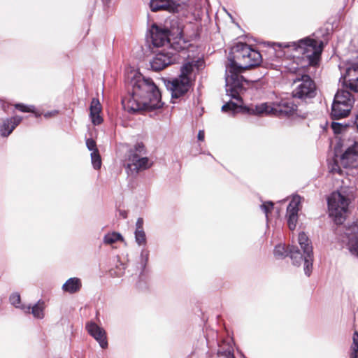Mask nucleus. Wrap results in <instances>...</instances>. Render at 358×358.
<instances>
[{
    "instance_id": "nucleus-2",
    "label": "nucleus",
    "mask_w": 358,
    "mask_h": 358,
    "mask_svg": "<svg viewBox=\"0 0 358 358\" xmlns=\"http://www.w3.org/2000/svg\"><path fill=\"white\" fill-rule=\"evenodd\" d=\"M132 94L122 101L124 108L129 113L141 110L154 111L160 110L164 103L161 101V94L156 85L148 78L134 73L131 80Z\"/></svg>"
},
{
    "instance_id": "nucleus-38",
    "label": "nucleus",
    "mask_w": 358,
    "mask_h": 358,
    "mask_svg": "<svg viewBox=\"0 0 358 358\" xmlns=\"http://www.w3.org/2000/svg\"><path fill=\"white\" fill-rule=\"evenodd\" d=\"M121 215H122V217H123L124 218L127 217V213H126L125 212H124V213H121Z\"/></svg>"
},
{
    "instance_id": "nucleus-40",
    "label": "nucleus",
    "mask_w": 358,
    "mask_h": 358,
    "mask_svg": "<svg viewBox=\"0 0 358 358\" xmlns=\"http://www.w3.org/2000/svg\"><path fill=\"white\" fill-rule=\"evenodd\" d=\"M357 117H358V115H357Z\"/></svg>"
},
{
    "instance_id": "nucleus-9",
    "label": "nucleus",
    "mask_w": 358,
    "mask_h": 358,
    "mask_svg": "<svg viewBox=\"0 0 358 358\" xmlns=\"http://www.w3.org/2000/svg\"><path fill=\"white\" fill-rule=\"evenodd\" d=\"M178 55L174 52L172 48L169 51L163 50L155 54L150 61V66L154 71H159L178 62Z\"/></svg>"
},
{
    "instance_id": "nucleus-16",
    "label": "nucleus",
    "mask_w": 358,
    "mask_h": 358,
    "mask_svg": "<svg viewBox=\"0 0 358 358\" xmlns=\"http://www.w3.org/2000/svg\"><path fill=\"white\" fill-rule=\"evenodd\" d=\"M341 162L345 167L358 166V143H354L345 151L341 157Z\"/></svg>"
},
{
    "instance_id": "nucleus-35",
    "label": "nucleus",
    "mask_w": 358,
    "mask_h": 358,
    "mask_svg": "<svg viewBox=\"0 0 358 358\" xmlns=\"http://www.w3.org/2000/svg\"><path fill=\"white\" fill-rule=\"evenodd\" d=\"M331 128L334 130V131L336 134L341 133L343 129V127L341 126V124L337 122H333L331 124Z\"/></svg>"
},
{
    "instance_id": "nucleus-28",
    "label": "nucleus",
    "mask_w": 358,
    "mask_h": 358,
    "mask_svg": "<svg viewBox=\"0 0 358 358\" xmlns=\"http://www.w3.org/2000/svg\"><path fill=\"white\" fill-rule=\"evenodd\" d=\"M15 108L24 113H35V108L34 106H27L23 103H17L15 105Z\"/></svg>"
},
{
    "instance_id": "nucleus-18",
    "label": "nucleus",
    "mask_w": 358,
    "mask_h": 358,
    "mask_svg": "<svg viewBox=\"0 0 358 358\" xmlns=\"http://www.w3.org/2000/svg\"><path fill=\"white\" fill-rule=\"evenodd\" d=\"M345 234L348 238V247L350 252L358 257V222L352 224Z\"/></svg>"
},
{
    "instance_id": "nucleus-27",
    "label": "nucleus",
    "mask_w": 358,
    "mask_h": 358,
    "mask_svg": "<svg viewBox=\"0 0 358 358\" xmlns=\"http://www.w3.org/2000/svg\"><path fill=\"white\" fill-rule=\"evenodd\" d=\"M135 238L136 241L138 245H144L146 243V237L144 230H136L135 231Z\"/></svg>"
},
{
    "instance_id": "nucleus-15",
    "label": "nucleus",
    "mask_w": 358,
    "mask_h": 358,
    "mask_svg": "<svg viewBox=\"0 0 358 358\" xmlns=\"http://www.w3.org/2000/svg\"><path fill=\"white\" fill-rule=\"evenodd\" d=\"M85 328L88 334L92 336L99 344L101 348L108 346L106 331L94 322H88Z\"/></svg>"
},
{
    "instance_id": "nucleus-36",
    "label": "nucleus",
    "mask_w": 358,
    "mask_h": 358,
    "mask_svg": "<svg viewBox=\"0 0 358 358\" xmlns=\"http://www.w3.org/2000/svg\"><path fill=\"white\" fill-rule=\"evenodd\" d=\"M143 218L139 217L137 220L136 223V230H138V229L143 230Z\"/></svg>"
},
{
    "instance_id": "nucleus-6",
    "label": "nucleus",
    "mask_w": 358,
    "mask_h": 358,
    "mask_svg": "<svg viewBox=\"0 0 358 358\" xmlns=\"http://www.w3.org/2000/svg\"><path fill=\"white\" fill-rule=\"evenodd\" d=\"M350 199L344 192H334L328 198L329 215L336 224H342L348 210Z\"/></svg>"
},
{
    "instance_id": "nucleus-33",
    "label": "nucleus",
    "mask_w": 358,
    "mask_h": 358,
    "mask_svg": "<svg viewBox=\"0 0 358 358\" xmlns=\"http://www.w3.org/2000/svg\"><path fill=\"white\" fill-rule=\"evenodd\" d=\"M86 145L87 148L92 152H95L96 150H98L96 142L92 138H88L86 140Z\"/></svg>"
},
{
    "instance_id": "nucleus-11",
    "label": "nucleus",
    "mask_w": 358,
    "mask_h": 358,
    "mask_svg": "<svg viewBox=\"0 0 358 358\" xmlns=\"http://www.w3.org/2000/svg\"><path fill=\"white\" fill-rule=\"evenodd\" d=\"M189 0H150V7L152 11L166 10L177 12L181 5L185 4Z\"/></svg>"
},
{
    "instance_id": "nucleus-34",
    "label": "nucleus",
    "mask_w": 358,
    "mask_h": 358,
    "mask_svg": "<svg viewBox=\"0 0 358 358\" xmlns=\"http://www.w3.org/2000/svg\"><path fill=\"white\" fill-rule=\"evenodd\" d=\"M10 303L15 306H17L18 304L20 303V296L19 294H13L12 296H10Z\"/></svg>"
},
{
    "instance_id": "nucleus-7",
    "label": "nucleus",
    "mask_w": 358,
    "mask_h": 358,
    "mask_svg": "<svg viewBox=\"0 0 358 358\" xmlns=\"http://www.w3.org/2000/svg\"><path fill=\"white\" fill-rule=\"evenodd\" d=\"M297 108V106L290 100H282L279 103L270 104L263 103L251 108L255 115H272L279 117H285L292 115Z\"/></svg>"
},
{
    "instance_id": "nucleus-1",
    "label": "nucleus",
    "mask_w": 358,
    "mask_h": 358,
    "mask_svg": "<svg viewBox=\"0 0 358 358\" xmlns=\"http://www.w3.org/2000/svg\"><path fill=\"white\" fill-rule=\"evenodd\" d=\"M232 52L233 59L229 58L226 64V92L231 98L241 100L240 94L245 90V85H248L241 73L245 69L259 65L262 58L257 50L246 43L236 44Z\"/></svg>"
},
{
    "instance_id": "nucleus-14",
    "label": "nucleus",
    "mask_w": 358,
    "mask_h": 358,
    "mask_svg": "<svg viewBox=\"0 0 358 358\" xmlns=\"http://www.w3.org/2000/svg\"><path fill=\"white\" fill-rule=\"evenodd\" d=\"M152 43L155 47L169 45L170 43L169 32L167 29H161L153 25L150 29Z\"/></svg>"
},
{
    "instance_id": "nucleus-21",
    "label": "nucleus",
    "mask_w": 358,
    "mask_h": 358,
    "mask_svg": "<svg viewBox=\"0 0 358 358\" xmlns=\"http://www.w3.org/2000/svg\"><path fill=\"white\" fill-rule=\"evenodd\" d=\"M129 160L132 162L134 169L137 171L146 169L150 167L149 159L148 157H140L137 154H131Z\"/></svg>"
},
{
    "instance_id": "nucleus-25",
    "label": "nucleus",
    "mask_w": 358,
    "mask_h": 358,
    "mask_svg": "<svg viewBox=\"0 0 358 358\" xmlns=\"http://www.w3.org/2000/svg\"><path fill=\"white\" fill-rule=\"evenodd\" d=\"M117 241H123L122 235L117 232H112L105 235L103 241L106 244H112Z\"/></svg>"
},
{
    "instance_id": "nucleus-3",
    "label": "nucleus",
    "mask_w": 358,
    "mask_h": 358,
    "mask_svg": "<svg viewBox=\"0 0 358 358\" xmlns=\"http://www.w3.org/2000/svg\"><path fill=\"white\" fill-rule=\"evenodd\" d=\"M278 45L284 48H292L295 52L294 57H300L306 60L308 64L311 66H315L318 64L320 55L322 52L323 43L316 40L306 38L300 40L298 43H278Z\"/></svg>"
},
{
    "instance_id": "nucleus-26",
    "label": "nucleus",
    "mask_w": 358,
    "mask_h": 358,
    "mask_svg": "<svg viewBox=\"0 0 358 358\" xmlns=\"http://www.w3.org/2000/svg\"><path fill=\"white\" fill-rule=\"evenodd\" d=\"M92 164L95 169H99L101 166V159L99 150L92 152L91 153Z\"/></svg>"
},
{
    "instance_id": "nucleus-30",
    "label": "nucleus",
    "mask_w": 358,
    "mask_h": 358,
    "mask_svg": "<svg viewBox=\"0 0 358 358\" xmlns=\"http://www.w3.org/2000/svg\"><path fill=\"white\" fill-rule=\"evenodd\" d=\"M236 108L237 105L236 103L233 102H228L222 107V110L223 112H230L231 113H234Z\"/></svg>"
},
{
    "instance_id": "nucleus-12",
    "label": "nucleus",
    "mask_w": 358,
    "mask_h": 358,
    "mask_svg": "<svg viewBox=\"0 0 358 358\" xmlns=\"http://www.w3.org/2000/svg\"><path fill=\"white\" fill-rule=\"evenodd\" d=\"M301 202V197L299 195H294L287 208L288 226L292 231L294 230L296 226Z\"/></svg>"
},
{
    "instance_id": "nucleus-39",
    "label": "nucleus",
    "mask_w": 358,
    "mask_h": 358,
    "mask_svg": "<svg viewBox=\"0 0 358 358\" xmlns=\"http://www.w3.org/2000/svg\"><path fill=\"white\" fill-rule=\"evenodd\" d=\"M49 115L48 114H45V117H48Z\"/></svg>"
},
{
    "instance_id": "nucleus-17",
    "label": "nucleus",
    "mask_w": 358,
    "mask_h": 358,
    "mask_svg": "<svg viewBox=\"0 0 358 358\" xmlns=\"http://www.w3.org/2000/svg\"><path fill=\"white\" fill-rule=\"evenodd\" d=\"M343 83L350 90L358 92V64H353L347 68L343 76Z\"/></svg>"
},
{
    "instance_id": "nucleus-4",
    "label": "nucleus",
    "mask_w": 358,
    "mask_h": 358,
    "mask_svg": "<svg viewBox=\"0 0 358 358\" xmlns=\"http://www.w3.org/2000/svg\"><path fill=\"white\" fill-rule=\"evenodd\" d=\"M199 61L185 63L180 68L179 76L166 83L167 89L171 92L172 97L179 98L189 91L194 80V71L199 69Z\"/></svg>"
},
{
    "instance_id": "nucleus-24",
    "label": "nucleus",
    "mask_w": 358,
    "mask_h": 358,
    "mask_svg": "<svg viewBox=\"0 0 358 358\" xmlns=\"http://www.w3.org/2000/svg\"><path fill=\"white\" fill-rule=\"evenodd\" d=\"M44 302L39 301L31 308V313L34 317L41 319L44 317Z\"/></svg>"
},
{
    "instance_id": "nucleus-13",
    "label": "nucleus",
    "mask_w": 358,
    "mask_h": 358,
    "mask_svg": "<svg viewBox=\"0 0 358 358\" xmlns=\"http://www.w3.org/2000/svg\"><path fill=\"white\" fill-rule=\"evenodd\" d=\"M287 252H288V255L292 260L293 264L297 266L301 264L302 256L299 250L296 246H288V248L285 249L284 245H278L274 249V255L278 258L285 257Z\"/></svg>"
},
{
    "instance_id": "nucleus-32",
    "label": "nucleus",
    "mask_w": 358,
    "mask_h": 358,
    "mask_svg": "<svg viewBox=\"0 0 358 358\" xmlns=\"http://www.w3.org/2000/svg\"><path fill=\"white\" fill-rule=\"evenodd\" d=\"M131 152V154H137L138 156L145 154L144 145L142 143H138Z\"/></svg>"
},
{
    "instance_id": "nucleus-22",
    "label": "nucleus",
    "mask_w": 358,
    "mask_h": 358,
    "mask_svg": "<svg viewBox=\"0 0 358 358\" xmlns=\"http://www.w3.org/2000/svg\"><path fill=\"white\" fill-rule=\"evenodd\" d=\"M82 286L81 281L78 278H69L62 286L64 292L73 294L78 292Z\"/></svg>"
},
{
    "instance_id": "nucleus-23",
    "label": "nucleus",
    "mask_w": 358,
    "mask_h": 358,
    "mask_svg": "<svg viewBox=\"0 0 358 358\" xmlns=\"http://www.w3.org/2000/svg\"><path fill=\"white\" fill-rule=\"evenodd\" d=\"M217 355L224 358H234L232 346L229 344L223 343L220 346V349L217 351Z\"/></svg>"
},
{
    "instance_id": "nucleus-20",
    "label": "nucleus",
    "mask_w": 358,
    "mask_h": 358,
    "mask_svg": "<svg viewBox=\"0 0 358 358\" xmlns=\"http://www.w3.org/2000/svg\"><path fill=\"white\" fill-rule=\"evenodd\" d=\"M101 111V106L99 101L97 99H92L90 105V117L94 125H99L103 121V119L100 115Z\"/></svg>"
},
{
    "instance_id": "nucleus-29",
    "label": "nucleus",
    "mask_w": 358,
    "mask_h": 358,
    "mask_svg": "<svg viewBox=\"0 0 358 358\" xmlns=\"http://www.w3.org/2000/svg\"><path fill=\"white\" fill-rule=\"evenodd\" d=\"M352 358H358V332L355 331L353 336Z\"/></svg>"
},
{
    "instance_id": "nucleus-37",
    "label": "nucleus",
    "mask_w": 358,
    "mask_h": 358,
    "mask_svg": "<svg viewBox=\"0 0 358 358\" xmlns=\"http://www.w3.org/2000/svg\"><path fill=\"white\" fill-rule=\"evenodd\" d=\"M204 136H205V135H204V131H203L200 130V131H199V134H198V139H199V141H203V140H204Z\"/></svg>"
},
{
    "instance_id": "nucleus-19",
    "label": "nucleus",
    "mask_w": 358,
    "mask_h": 358,
    "mask_svg": "<svg viewBox=\"0 0 358 358\" xmlns=\"http://www.w3.org/2000/svg\"><path fill=\"white\" fill-rule=\"evenodd\" d=\"M22 120V117L20 116H14L5 120L0 126L1 136L3 137L8 136Z\"/></svg>"
},
{
    "instance_id": "nucleus-31",
    "label": "nucleus",
    "mask_w": 358,
    "mask_h": 358,
    "mask_svg": "<svg viewBox=\"0 0 358 358\" xmlns=\"http://www.w3.org/2000/svg\"><path fill=\"white\" fill-rule=\"evenodd\" d=\"M261 208L264 212L267 217L268 213H270L273 208V203L271 201H266L261 205Z\"/></svg>"
},
{
    "instance_id": "nucleus-5",
    "label": "nucleus",
    "mask_w": 358,
    "mask_h": 358,
    "mask_svg": "<svg viewBox=\"0 0 358 358\" xmlns=\"http://www.w3.org/2000/svg\"><path fill=\"white\" fill-rule=\"evenodd\" d=\"M289 71L293 73H299L301 77L294 80V83L299 82L300 83L293 90L292 94L294 97L299 99H306L313 97L315 94V84L308 75L304 74L303 66L299 67V64L292 62L288 65H285Z\"/></svg>"
},
{
    "instance_id": "nucleus-10",
    "label": "nucleus",
    "mask_w": 358,
    "mask_h": 358,
    "mask_svg": "<svg viewBox=\"0 0 358 358\" xmlns=\"http://www.w3.org/2000/svg\"><path fill=\"white\" fill-rule=\"evenodd\" d=\"M298 243L303 250L302 259L304 260V272L307 276H310L313 270V252L311 242L304 232L299 234Z\"/></svg>"
},
{
    "instance_id": "nucleus-8",
    "label": "nucleus",
    "mask_w": 358,
    "mask_h": 358,
    "mask_svg": "<svg viewBox=\"0 0 358 358\" xmlns=\"http://www.w3.org/2000/svg\"><path fill=\"white\" fill-rule=\"evenodd\" d=\"M354 103L353 96L347 90H338L332 103L331 116L334 120L346 117Z\"/></svg>"
}]
</instances>
